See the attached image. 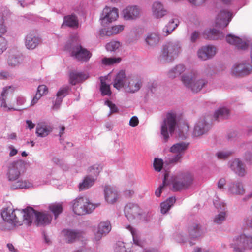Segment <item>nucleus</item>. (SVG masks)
Instances as JSON below:
<instances>
[{
  "instance_id": "f257e3e1",
  "label": "nucleus",
  "mask_w": 252,
  "mask_h": 252,
  "mask_svg": "<svg viewBox=\"0 0 252 252\" xmlns=\"http://www.w3.org/2000/svg\"><path fill=\"white\" fill-rule=\"evenodd\" d=\"M231 247L235 252L252 249V214H248L244 219L243 233L233 239Z\"/></svg>"
},
{
  "instance_id": "f03ea898",
  "label": "nucleus",
  "mask_w": 252,
  "mask_h": 252,
  "mask_svg": "<svg viewBox=\"0 0 252 252\" xmlns=\"http://www.w3.org/2000/svg\"><path fill=\"white\" fill-rule=\"evenodd\" d=\"M33 209L28 207L22 210L7 209L1 213L3 220L14 226H20L23 223L30 225L33 220Z\"/></svg>"
},
{
  "instance_id": "7ed1b4c3",
  "label": "nucleus",
  "mask_w": 252,
  "mask_h": 252,
  "mask_svg": "<svg viewBox=\"0 0 252 252\" xmlns=\"http://www.w3.org/2000/svg\"><path fill=\"white\" fill-rule=\"evenodd\" d=\"M181 81L187 88L195 93L200 92L208 84L207 80L202 77L196 70H192L182 75Z\"/></svg>"
},
{
  "instance_id": "20e7f679",
  "label": "nucleus",
  "mask_w": 252,
  "mask_h": 252,
  "mask_svg": "<svg viewBox=\"0 0 252 252\" xmlns=\"http://www.w3.org/2000/svg\"><path fill=\"white\" fill-rule=\"evenodd\" d=\"M96 207L95 205L91 203L86 197H81L73 200V211L78 215L90 213Z\"/></svg>"
},
{
  "instance_id": "39448f33",
  "label": "nucleus",
  "mask_w": 252,
  "mask_h": 252,
  "mask_svg": "<svg viewBox=\"0 0 252 252\" xmlns=\"http://www.w3.org/2000/svg\"><path fill=\"white\" fill-rule=\"evenodd\" d=\"M176 124V114L174 112L168 113L161 126V134L165 142L169 137L168 131L170 134L173 133Z\"/></svg>"
},
{
  "instance_id": "423d86ee",
  "label": "nucleus",
  "mask_w": 252,
  "mask_h": 252,
  "mask_svg": "<svg viewBox=\"0 0 252 252\" xmlns=\"http://www.w3.org/2000/svg\"><path fill=\"white\" fill-rule=\"evenodd\" d=\"M181 51L179 42H169L163 47L161 56L164 61H171L179 56Z\"/></svg>"
},
{
  "instance_id": "0eeeda50",
  "label": "nucleus",
  "mask_w": 252,
  "mask_h": 252,
  "mask_svg": "<svg viewBox=\"0 0 252 252\" xmlns=\"http://www.w3.org/2000/svg\"><path fill=\"white\" fill-rule=\"evenodd\" d=\"M188 147V143L185 142L178 143L172 145L170 149V151L177 155L169 158L168 164H176L181 162L183 155Z\"/></svg>"
},
{
  "instance_id": "6e6552de",
  "label": "nucleus",
  "mask_w": 252,
  "mask_h": 252,
  "mask_svg": "<svg viewBox=\"0 0 252 252\" xmlns=\"http://www.w3.org/2000/svg\"><path fill=\"white\" fill-rule=\"evenodd\" d=\"M193 181L192 175L189 172L180 174L173 185L175 190H180L188 188L190 186Z\"/></svg>"
},
{
  "instance_id": "1a4fd4ad",
  "label": "nucleus",
  "mask_w": 252,
  "mask_h": 252,
  "mask_svg": "<svg viewBox=\"0 0 252 252\" xmlns=\"http://www.w3.org/2000/svg\"><path fill=\"white\" fill-rule=\"evenodd\" d=\"M71 55L77 61L84 63L90 60L92 57V53L81 45L77 44L72 47Z\"/></svg>"
},
{
  "instance_id": "9d476101",
  "label": "nucleus",
  "mask_w": 252,
  "mask_h": 252,
  "mask_svg": "<svg viewBox=\"0 0 252 252\" xmlns=\"http://www.w3.org/2000/svg\"><path fill=\"white\" fill-rule=\"evenodd\" d=\"M252 72V66L248 63L241 62L235 63L231 69L232 74L238 77H243Z\"/></svg>"
},
{
  "instance_id": "9b49d317",
  "label": "nucleus",
  "mask_w": 252,
  "mask_h": 252,
  "mask_svg": "<svg viewBox=\"0 0 252 252\" xmlns=\"http://www.w3.org/2000/svg\"><path fill=\"white\" fill-rule=\"evenodd\" d=\"M118 16L117 8L106 7L102 11L100 20L102 24H105L116 21Z\"/></svg>"
},
{
  "instance_id": "f8f14e48",
  "label": "nucleus",
  "mask_w": 252,
  "mask_h": 252,
  "mask_svg": "<svg viewBox=\"0 0 252 252\" xmlns=\"http://www.w3.org/2000/svg\"><path fill=\"white\" fill-rule=\"evenodd\" d=\"M124 212L126 217L129 220H132L139 217L141 209L137 204L129 203L125 206Z\"/></svg>"
},
{
  "instance_id": "ddd939ff",
  "label": "nucleus",
  "mask_w": 252,
  "mask_h": 252,
  "mask_svg": "<svg viewBox=\"0 0 252 252\" xmlns=\"http://www.w3.org/2000/svg\"><path fill=\"white\" fill-rule=\"evenodd\" d=\"M232 14L226 10L220 11L216 18V26L220 28L226 27L231 21Z\"/></svg>"
},
{
  "instance_id": "4468645a",
  "label": "nucleus",
  "mask_w": 252,
  "mask_h": 252,
  "mask_svg": "<svg viewBox=\"0 0 252 252\" xmlns=\"http://www.w3.org/2000/svg\"><path fill=\"white\" fill-rule=\"evenodd\" d=\"M142 85L141 80L138 78L126 79L125 89L126 92L129 93H134L138 91Z\"/></svg>"
},
{
  "instance_id": "2eb2a0df",
  "label": "nucleus",
  "mask_w": 252,
  "mask_h": 252,
  "mask_svg": "<svg viewBox=\"0 0 252 252\" xmlns=\"http://www.w3.org/2000/svg\"><path fill=\"white\" fill-rule=\"evenodd\" d=\"M105 199L109 204L115 203L119 198L117 190L110 186H105L104 188Z\"/></svg>"
},
{
  "instance_id": "dca6fc26",
  "label": "nucleus",
  "mask_w": 252,
  "mask_h": 252,
  "mask_svg": "<svg viewBox=\"0 0 252 252\" xmlns=\"http://www.w3.org/2000/svg\"><path fill=\"white\" fill-rule=\"evenodd\" d=\"M140 13L141 9L137 6H129L123 11L124 18L126 20L136 19Z\"/></svg>"
},
{
  "instance_id": "f3484780",
  "label": "nucleus",
  "mask_w": 252,
  "mask_h": 252,
  "mask_svg": "<svg viewBox=\"0 0 252 252\" xmlns=\"http://www.w3.org/2000/svg\"><path fill=\"white\" fill-rule=\"evenodd\" d=\"M34 217L36 218V223L37 226L46 225L51 223L52 216L46 213L37 212L33 209Z\"/></svg>"
},
{
  "instance_id": "a211bd4d",
  "label": "nucleus",
  "mask_w": 252,
  "mask_h": 252,
  "mask_svg": "<svg viewBox=\"0 0 252 252\" xmlns=\"http://www.w3.org/2000/svg\"><path fill=\"white\" fill-rule=\"evenodd\" d=\"M216 54V48L212 46L202 47L198 51V57L202 60L212 58Z\"/></svg>"
},
{
  "instance_id": "6ab92c4d",
  "label": "nucleus",
  "mask_w": 252,
  "mask_h": 252,
  "mask_svg": "<svg viewBox=\"0 0 252 252\" xmlns=\"http://www.w3.org/2000/svg\"><path fill=\"white\" fill-rule=\"evenodd\" d=\"M89 74L82 72L71 71L69 73V83L72 85L82 82L89 78Z\"/></svg>"
},
{
  "instance_id": "aec40b11",
  "label": "nucleus",
  "mask_w": 252,
  "mask_h": 252,
  "mask_svg": "<svg viewBox=\"0 0 252 252\" xmlns=\"http://www.w3.org/2000/svg\"><path fill=\"white\" fill-rule=\"evenodd\" d=\"M227 42L234 45L238 49L244 50L248 48V44L237 36L231 34L228 35L226 37Z\"/></svg>"
},
{
  "instance_id": "412c9836",
  "label": "nucleus",
  "mask_w": 252,
  "mask_h": 252,
  "mask_svg": "<svg viewBox=\"0 0 252 252\" xmlns=\"http://www.w3.org/2000/svg\"><path fill=\"white\" fill-rule=\"evenodd\" d=\"M111 226L109 221L101 222L98 226V230L95 234V239L99 240L103 235H106L110 231Z\"/></svg>"
},
{
  "instance_id": "4be33fe9",
  "label": "nucleus",
  "mask_w": 252,
  "mask_h": 252,
  "mask_svg": "<svg viewBox=\"0 0 252 252\" xmlns=\"http://www.w3.org/2000/svg\"><path fill=\"white\" fill-rule=\"evenodd\" d=\"M41 39L33 33L28 34L25 39V46L28 49H33L41 43Z\"/></svg>"
},
{
  "instance_id": "5701e85b",
  "label": "nucleus",
  "mask_w": 252,
  "mask_h": 252,
  "mask_svg": "<svg viewBox=\"0 0 252 252\" xmlns=\"http://www.w3.org/2000/svg\"><path fill=\"white\" fill-rule=\"evenodd\" d=\"M22 166V165L20 163H13L10 165L8 173L9 180L15 181L18 178L20 175L19 169Z\"/></svg>"
},
{
  "instance_id": "b1692460",
  "label": "nucleus",
  "mask_w": 252,
  "mask_h": 252,
  "mask_svg": "<svg viewBox=\"0 0 252 252\" xmlns=\"http://www.w3.org/2000/svg\"><path fill=\"white\" fill-rule=\"evenodd\" d=\"M209 128V125L207 124L205 121H200L196 124L193 134L196 137L199 136L206 132Z\"/></svg>"
},
{
  "instance_id": "393cba45",
  "label": "nucleus",
  "mask_w": 252,
  "mask_h": 252,
  "mask_svg": "<svg viewBox=\"0 0 252 252\" xmlns=\"http://www.w3.org/2000/svg\"><path fill=\"white\" fill-rule=\"evenodd\" d=\"M52 127L45 123H38L36 128V133L38 136L44 137L52 131Z\"/></svg>"
},
{
  "instance_id": "a878e982",
  "label": "nucleus",
  "mask_w": 252,
  "mask_h": 252,
  "mask_svg": "<svg viewBox=\"0 0 252 252\" xmlns=\"http://www.w3.org/2000/svg\"><path fill=\"white\" fill-rule=\"evenodd\" d=\"M231 167L239 176H243L246 174L245 165L239 159H235L233 161Z\"/></svg>"
},
{
  "instance_id": "bb28decb",
  "label": "nucleus",
  "mask_w": 252,
  "mask_h": 252,
  "mask_svg": "<svg viewBox=\"0 0 252 252\" xmlns=\"http://www.w3.org/2000/svg\"><path fill=\"white\" fill-rule=\"evenodd\" d=\"M126 79L125 72L123 71H120L117 74L114 81V87L118 90H120L123 87L125 88Z\"/></svg>"
},
{
  "instance_id": "cd10ccee",
  "label": "nucleus",
  "mask_w": 252,
  "mask_h": 252,
  "mask_svg": "<svg viewBox=\"0 0 252 252\" xmlns=\"http://www.w3.org/2000/svg\"><path fill=\"white\" fill-rule=\"evenodd\" d=\"M103 167L100 164H95L88 167L87 170L88 176L96 180L100 173L102 170Z\"/></svg>"
},
{
  "instance_id": "c85d7f7f",
  "label": "nucleus",
  "mask_w": 252,
  "mask_h": 252,
  "mask_svg": "<svg viewBox=\"0 0 252 252\" xmlns=\"http://www.w3.org/2000/svg\"><path fill=\"white\" fill-rule=\"evenodd\" d=\"M204 36L205 38L210 40H218L224 37L222 32L215 29L205 30Z\"/></svg>"
},
{
  "instance_id": "c756f323",
  "label": "nucleus",
  "mask_w": 252,
  "mask_h": 252,
  "mask_svg": "<svg viewBox=\"0 0 252 252\" xmlns=\"http://www.w3.org/2000/svg\"><path fill=\"white\" fill-rule=\"evenodd\" d=\"M153 15L157 18H160L165 15L166 11L164 9L162 4L159 2H155L152 6Z\"/></svg>"
},
{
  "instance_id": "7c9ffc66",
  "label": "nucleus",
  "mask_w": 252,
  "mask_h": 252,
  "mask_svg": "<svg viewBox=\"0 0 252 252\" xmlns=\"http://www.w3.org/2000/svg\"><path fill=\"white\" fill-rule=\"evenodd\" d=\"M228 189L229 192L233 194L243 195L245 193V189L242 184L239 182L230 184Z\"/></svg>"
},
{
  "instance_id": "2f4dec72",
  "label": "nucleus",
  "mask_w": 252,
  "mask_h": 252,
  "mask_svg": "<svg viewBox=\"0 0 252 252\" xmlns=\"http://www.w3.org/2000/svg\"><path fill=\"white\" fill-rule=\"evenodd\" d=\"M11 88V87H6V88H4L3 91L1 93V98H0L1 101V106L4 108H7L8 110H12H12H16V111H20L22 109H24V108L17 109V108H14L12 107L7 106V105L6 103L5 100H6L7 96L9 94H12L13 93V91L12 90L11 91L9 90Z\"/></svg>"
},
{
  "instance_id": "473e14b6",
  "label": "nucleus",
  "mask_w": 252,
  "mask_h": 252,
  "mask_svg": "<svg viewBox=\"0 0 252 252\" xmlns=\"http://www.w3.org/2000/svg\"><path fill=\"white\" fill-rule=\"evenodd\" d=\"M229 115L230 112L228 109L226 108H221L215 112L214 118L215 120L220 121L228 119Z\"/></svg>"
},
{
  "instance_id": "72a5a7b5",
  "label": "nucleus",
  "mask_w": 252,
  "mask_h": 252,
  "mask_svg": "<svg viewBox=\"0 0 252 252\" xmlns=\"http://www.w3.org/2000/svg\"><path fill=\"white\" fill-rule=\"evenodd\" d=\"M95 181L94 178H92L88 175L86 176L83 181L79 185V190L88 189L94 184Z\"/></svg>"
},
{
  "instance_id": "f704fd0d",
  "label": "nucleus",
  "mask_w": 252,
  "mask_h": 252,
  "mask_svg": "<svg viewBox=\"0 0 252 252\" xmlns=\"http://www.w3.org/2000/svg\"><path fill=\"white\" fill-rule=\"evenodd\" d=\"M159 35L156 32H151L147 34L145 38L146 43L151 46H154L159 41Z\"/></svg>"
},
{
  "instance_id": "c9c22d12",
  "label": "nucleus",
  "mask_w": 252,
  "mask_h": 252,
  "mask_svg": "<svg viewBox=\"0 0 252 252\" xmlns=\"http://www.w3.org/2000/svg\"><path fill=\"white\" fill-rule=\"evenodd\" d=\"M185 70L186 67L185 65L178 64L169 71L168 77L170 78H174L180 76Z\"/></svg>"
},
{
  "instance_id": "e433bc0d",
  "label": "nucleus",
  "mask_w": 252,
  "mask_h": 252,
  "mask_svg": "<svg viewBox=\"0 0 252 252\" xmlns=\"http://www.w3.org/2000/svg\"><path fill=\"white\" fill-rule=\"evenodd\" d=\"M63 233L64 235L66 240L68 243H71L77 238L79 237L81 233L73 230H65L63 231Z\"/></svg>"
},
{
  "instance_id": "4c0bfd02",
  "label": "nucleus",
  "mask_w": 252,
  "mask_h": 252,
  "mask_svg": "<svg viewBox=\"0 0 252 252\" xmlns=\"http://www.w3.org/2000/svg\"><path fill=\"white\" fill-rule=\"evenodd\" d=\"M176 201L174 197H171L167 199L165 201L162 202L161 205V212L162 214H165L173 205Z\"/></svg>"
},
{
  "instance_id": "58836bf2",
  "label": "nucleus",
  "mask_w": 252,
  "mask_h": 252,
  "mask_svg": "<svg viewBox=\"0 0 252 252\" xmlns=\"http://www.w3.org/2000/svg\"><path fill=\"white\" fill-rule=\"evenodd\" d=\"M189 235L192 238H197L201 234V230L198 225L193 223L188 227Z\"/></svg>"
},
{
  "instance_id": "ea45409f",
  "label": "nucleus",
  "mask_w": 252,
  "mask_h": 252,
  "mask_svg": "<svg viewBox=\"0 0 252 252\" xmlns=\"http://www.w3.org/2000/svg\"><path fill=\"white\" fill-rule=\"evenodd\" d=\"M32 186V184L26 180H18L13 183L11 188L14 189L28 188Z\"/></svg>"
},
{
  "instance_id": "a19ab883",
  "label": "nucleus",
  "mask_w": 252,
  "mask_h": 252,
  "mask_svg": "<svg viewBox=\"0 0 252 252\" xmlns=\"http://www.w3.org/2000/svg\"><path fill=\"white\" fill-rule=\"evenodd\" d=\"M124 29V26L123 25H115L109 28L106 31V35L107 36H111L113 34H116L122 31Z\"/></svg>"
},
{
  "instance_id": "79ce46f5",
  "label": "nucleus",
  "mask_w": 252,
  "mask_h": 252,
  "mask_svg": "<svg viewBox=\"0 0 252 252\" xmlns=\"http://www.w3.org/2000/svg\"><path fill=\"white\" fill-rule=\"evenodd\" d=\"M63 24L70 27L77 26L78 20L76 16L73 15L65 16Z\"/></svg>"
},
{
  "instance_id": "37998d69",
  "label": "nucleus",
  "mask_w": 252,
  "mask_h": 252,
  "mask_svg": "<svg viewBox=\"0 0 252 252\" xmlns=\"http://www.w3.org/2000/svg\"><path fill=\"white\" fill-rule=\"evenodd\" d=\"M179 21L177 19H173L170 21L166 27L163 29V31L167 33L166 35L170 33L178 26Z\"/></svg>"
},
{
  "instance_id": "c03bdc74",
  "label": "nucleus",
  "mask_w": 252,
  "mask_h": 252,
  "mask_svg": "<svg viewBox=\"0 0 252 252\" xmlns=\"http://www.w3.org/2000/svg\"><path fill=\"white\" fill-rule=\"evenodd\" d=\"M49 209L56 218L63 211L62 204L57 203L51 204L49 205Z\"/></svg>"
},
{
  "instance_id": "a18cd8bd",
  "label": "nucleus",
  "mask_w": 252,
  "mask_h": 252,
  "mask_svg": "<svg viewBox=\"0 0 252 252\" xmlns=\"http://www.w3.org/2000/svg\"><path fill=\"white\" fill-rule=\"evenodd\" d=\"M101 86L100 91L102 95H110L111 91L110 90V85H107L104 81L103 77H100Z\"/></svg>"
},
{
  "instance_id": "49530a36",
  "label": "nucleus",
  "mask_w": 252,
  "mask_h": 252,
  "mask_svg": "<svg viewBox=\"0 0 252 252\" xmlns=\"http://www.w3.org/2000/svg\"><path fill=\"white\" fill-rule=\"evenodd\" d=\"M126 228L130 231L134 243L138 246H141V242L139 240L138 235L136 230L130 225H128Z\"/></svg>"
},
{
  "instance_id": "de8ad7c7",
  "label": "nucleus",
  "mask_w": 252,
  "mask_h": 252,
  "mask_svg": "<svg viewBox=\"0 0 252 252\" xmlns=\"http://www.w3.org/2000/svg\"><path fill=\"white\" fill-rule=\"evenodd\" d=\"M120 58H104L102 60V63L105 65H112L121 61Z\"/></svg>"
},
{
  "instance_id": "09e8293b",
  "label": "nucleus",
  "mask_w": 252,
  "mask_h": 252,
  "mask_svg": "<svg viewBox=\"0 0 252 252\" xmlns=\"http://www.w3.org/2000/svg\"><path fill=\"white\" fill-rule=\"evenodd\" d=\"M120 46L119 42L113 41L106 44V48L107 51L112 52L118 49Z\"/></svg>"
},
{
  "instance_id": "8fccbe9b",
  "label": "nucleus",
  "mask_w": 252,
  "mask_h": 252,
  "mask_svg": "<svg viewBox=\"0 0 252 252\" xmlns=\"http://www.w3.org/2000/svg\"><path fill=\"white\" fill-rule=\"evenodd\" d=\"M169 176V173L168 172H165L164 176V179L163 181V183L162 185H161L159 188L155 191V195L157 197H159L161 194L162 190L163 188L165 186L166 184V180L167 179L168 177Z\"/></svg>"
},
{
  "instance_id": "3c124183",
  "label": "nucleus",
  "mask_w": 252,
  "mask_h": 252,
  "mask_svg": "<svg viewBox=\"0 0 252 252\" xmlns=\"http://www.w3.org/2000/svg\"><path fill=\"white\" fill-rule=\"evenodd\" d=\"M226 218V213L221 212L217 215L214 219V222L217 224H220L225 220Z\"/></svg>"
},
{
  "instance_id": "603ef678",
  "label": "nucleus",
  "mask_w": 252,
  "mask_h": 252,
  "mask_svg": "<svg viewBox=\"0 0 252 252\" xmlns=\"http://www.w3.org/2000/svg\"><path fill=\"white\" fill-rule=\"evenodd\" d=\"M69 89V88L68 86H65L60 88L56 94L57 97H59L63 99L68 94Z\"/></svg>"
},
{
  "instance_id": "864d4df0",
  "label": "nucleus",
  "mask_w": 252,
  "mask_h": 252,
  "mask_svg": "<svg viewBox=\"0 0 252 252\" xmlns=\"http://www.w3.org/2000/svg\"><path fill=\"white\" fill-rule=\"evenodd\" d=\"M154 167L155 170L159 172L163 167V161L162 159L155 158L154 162Z\"/></svg>"
},
{
  "instance_id": "5fc2aeb1",
  "label": "nucleus",
  "mask_w": 252,
  "mask_h": 252,
  "mask_svg": "<svg viewBox=\"0 0 252 252\" xmlns=\"http://www.w3.org/2000/svg\"><path fill=\"white\" fill-rule=\"evenodd\" d=\"M7 32V27L3 20L0 18V38H5L2 36Z\"/></svg>"
},
{
  "instance_id": "6e6d98bb",
  "label": "nucleus",
  "mask_w": 252,
  "mask_h": 252,
  "mask_svg": "<svg viewBox=\"0 0 252 252\" xmlns=\"http://www.w3.org/2000/svg\"><path fill=\"white\" fill-rule=\"evenodd\" d=\"M8 63L11 66H15L19 64V60L17 57L12 55L9 57Z\"/></svg>"
},
{
  "instance_id": "4d7b16f0",
  "label": "nucleus",
  "mask_w": 252,
  "mask_h": 252,
  "mask_svg": "<svg viewBox=\"0 0 252 252\" xmlns=\"http://www.w3.org/2000/svg\"><path fill=\"white\" fill-rule=\"evenodd\" d=\"M48 92L47 87L45 85H39L37 89V93L39 94H41L42 96L43 95L46 94Z\"/></svg>"
},
{
  "instance_id": "13d9d810",
  "label": "nucleus",
  "mask_w": 252,
  "mask_h": 252,
  "mask_svg": "<svg viewBox=\"0 0 252 252\" xmlns=\"http://www.w3.org/2000/svg\"><path fill=\"white\" fill-rule=\"evenodd\" d=\"M7 41L5 38H0V55L7 49Z\"/></svg>"
},
{
  "instance_id": "bf43d9fd",
  "label": "nucleus",
  "mask_w": 252,
  "mask_h": 252,
  "mask_svg": "<svg viewBox=\"0 0 252 252\" xmlns=\"http://www.w3.org/2000/svg\"><path fill=\"white\" fill-rule=\"evenodd\" d=\"M105 103L110 108L111 113H116L118 111V109L116 105L113 103L111 101L107 100L105 101Z\"/></svg>"
},
{
  "instance_id": "052dcab7",
  "label": "nucleus",
  "mask_w": 252,
  "mask_h": 252,
  "mask_svg": "<svg viewBox=\"0 0 252 252\" xmlns=\"http://www.w3.org/2000/svg\"><path fill=\"white\" fill-rule=\"evenodd\" d=\"M116 252H127L126 248L123 242H119L115 248Z\"/></svg>"
},
{
  "instance_id": "680f3d73",
  "label": "nucleus",
  "mask_w": 252,
  "mask_h": 252,
  "mask_svg": "<svg viewBox=\"0 0 252 252\" xmlns=\"http://www.w3.org/2000/svg\"><path fill=\"white\" fill-rule=\"evenodd\" d=\"M139 124V120L137 117L133 116L129 121V125L131 127H134Z\"/></svg>"
},
{
  "instance_id": "e2e57ef3",
  "label": "nucleus",
  "mask_w": 252,
  "mask_h": 252,
  "mask_svg": "<svg viewBox=\"0 0 252 252\" xmlns=\"http://www.w3.org/2000/svg\"><path fill=\"white\" fill-rule=\"evenodd\" d=\"M230 155V153L224 152H219L217 154L218 158L220 159H225Z\"/></svg>"
},
{
  "instance_id": "0e129e2a",
  "label": "nucleus",
  "mask_w": 252,
  "mask_h": 252,
  "mask_svg": "<svg viewBox=\"0 0 252 252\" xmlns=\"http://www.w3.org/2000/svg\"><path fill=\"white\" fill-rule=\"evenodd\" d=\"M62 100H63L62 98L59 97H57L56 100L53 105V109H58L59 107V106L60 105V104H61Z\"/></svg>"
},
{
  "instance_id": "69168bd1",
  "label": "nucleus",
  "mask_w": 252,
  "mask_h": 252,
  "mask_svg": "<svg viewBox=\"0 0 252 252\" xmlns=\"http://www.w3.org/2000/svg\"><path fill=\"white\" fill-rule=\"evenodd\" d=\"M226 184V180L224 178L220 179L218 182V187L220 189H223L224 186Z\"/></svg>"
},
{
  "instance_id": "338daca9",
  "label": "nucleus",
  "mask_w": 252,
  "mask_h": 252,
  "mask_svg": "<svg viewBox=\"0 0 252 252\" xmlns=\"http://www.w3.org/2000/svg\"><path fill=\"white\" fill-rule=\"evenodd\" d=\"M199 35V32L197 31H194L191 34L190 40L192 42H194L196 40V39L198 38Z\"/></svg>"
},
{
  "instance_id": "774afa93",
  "label": "nucleus",
  "mask_w": 252,
  "mask_h": 252,
  "mask_svg": "<svg viewBox=\"0 0 252 252\" xmlns=\"http://www.w3.org/2000/svg\"><path fill=\"white\" fill-rule=\"evenodd\" d=\"M41 97V94H38V93H36L35 96L33 97V98L32 99V101L31 105L33 106L34 104H35L37 102L38 100Z\"/></svg>"
}]
</instances>
